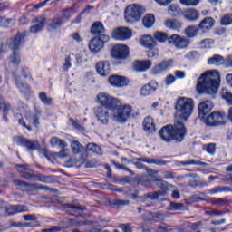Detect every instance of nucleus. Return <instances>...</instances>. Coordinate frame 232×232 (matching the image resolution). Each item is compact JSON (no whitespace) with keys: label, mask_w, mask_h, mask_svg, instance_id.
<instances>
[{"label":"nucleus","mask_w":232,"mask_h":232,"mask_svg":"<svg viewBox=\"0 0 232 232\" xmlns=\"http://www.w3.org/2000/svg\"><path fill=\"white\" fill-rule=\"evenodd\" d=\"M175 121L176 122H180L179 121H187L193 115L195 111V101L188 97L179 96L175 102Z\"/></svg>","instance_id":"nucleus-3"},{"label":"nucleus","mask_w":232,"mask_h":232,"mask_svg":"<svg viewBox=\"0 0 232 232\" xmlns=\"http://www.w3.org/2000/svg\"><path fill=\"white\" fill-rule=\"evenodd\" d=\"M91 32L98 37H103L104 39H108V36L103 34L104 25L101 22H95L91 27Z\"/></svg>","instance_id":"nucleus-27"},{"label":"nucleus","mask_w":232,"mask_h":232,"mask_svg":"<svg viewBox=\"0 0 232 232\" xmlns=\"http://www.w3.org/2000/svg\"><path fill=\"white\" fill-rule=\"evenodd\" d=\"M51 145L53 148H55V146H59L61 150H64L65 148H68V143L64 141V140L59 139L57 137H53L51 140Z\"/></svg>","instance_id":"nucleus-35"},{"label":"nucleus","mask_w":232,"mask_h":232,"mask_svg":"<svg viewBox=\"0 0 232 232\" xmlns=\"http://www.w3.org/2000/svg\"><path fill=\"white\" fill-rule=\"evenodd\" d=\"M73 16V9H66L63 12V18L64 19H70V17Z\"/></svg>","instance_id":"nucleus-62"},{"label":"nucleus","mask_w":232,"mask_h":232,"mask_svg":"<svg viewBox=\"0 0 232 232\" xmlns=\"http://www.w3.org/2000/svg\"><path fill=\"white\" fill-rule=\"evenodd\" d=\"M48 22V19L44 15H40L33 19V23H37L36 24L31 26L30 32L32 34H37L44 28V24Z\"/></svg>","instance_id":"nucleus-17"},{"label":"nucleus","mask_w":232,"mask_h":232,"mask_svg":"<svg viewBox=\"0 0 232 232\" xmlns=\"http://www.w3.org/2000/svg\"><path fill=\"white\" fill-rule=\"evenodd\" d=\"M166 28L169 30H180L182 28V22L175 18H169L164 21Z\"/></svg>","instance_id":"nucleus-29"},{"label":"nucleus","mask_w":232,"mask_h":232,"mask_svg":"<svg viewBox=\"0 0 232 232\" xmlns=\"http://www.w3.org/2000/svg\"><path fill=\"white\" fill-rule=\"evenodd\" d=\"M71 150L73 155L67 160L65 166L67 168H72V166H75V164H84L88 159V154L84 146H82L81 142L73 140L71 142Z\"/></svg>","instance_id":"nucleus-4"},{"label":"nucleus","mask_w":232,"mask_h":232,"mask_svg":"<svg viewBox=\"0 0 232 232\" xmlns=\"http://www.w3.org/2000/svg\"><path fill=\"white\" fill-rule=\"evenodd\" d=\"M143 130L147 133H155L157 131V128L155 125V120H153V117L147 116L143 121Z\"/></svg>","instance_id":"nucleus-23"},{"label":"nucleus","mask_w":232,"mask_h":232,"mask_svg":"<svg viewBox=\"0 0 232 232\" xmlns=\"http://www.w3.org/2000/svg\"><path fill=\"white\" fill-rule=\"evenodd\" d=\"M224 63H226V60L219 54H215L208 60V64H211L213 66H220L224 64Z\"/></svg>","instance_id":"nucleus-32"},{"label":"nucleus","mask_w":232,"mask_h":232,"mask_svg":"<svg viewBox=\"0 0 232 232\" xmlns=\"http://www.w3.org/2000/svg\"><path fill=\"white\" fill-rule=\"evenodd\" d=\"M118 102L119 99L106 92H100L96 96V102L100 104V108H105V110H111Z\"/></svg>","instance_id":"nucleus-9"},{"label":"nucleus","mask_w":232,"mask_h":232,"mask_svg":"<svg viewBox=\"0 0 232 232\" xmlns=\"http://www.w3.org/2000/svg\"><path fill=\"white\" fill-rule=\"evenodd\" d=\"M160 137L164 142H182L186 137V127L182 121H176L174 125H168L160 130Z\"/></svg>","instance_id":"nucleus-2"},{"label":"nucleus","mask_w":232,"mask_h":232,"mask_svg":"<svg viewBox=\"0 0 232 232\" xmlns=\"http://www.w3.org/2000/svg\"><path fill=\"white\" fill-rule=\"evenodd\" d=\"M155 183L156 186H158V188L165 189L166 191H169V189H172L173 188V185L168 183L167 181L162 180V179H156Z\"/></svg>","instance_id":"nucleus-37"},{"label":"nucleus","mask_w":232,"mask_h":232,"mask_svg":"<svg viewBox=\"0 0 232 232\" xmlns=\"http://www.w3.org/2000/svg\"><path fill=\"white\" fill-rule=\"evenodd\" d=\"M137 160H139L140 162H146L147 164H156L157 166H164V164H166V162L162 160H153L146 157L138 158Z\"/></svg>","instance_id":"nucleus-39"},{"label":"nucleus","mask_w":232,"mask_h":232,"mask_svg":"<svg viewBox=\"0 0 232 232\" xmlns=\"http://www.w3.org/2000/svg\"><path fill=\"white\" fill-rule=\"evenodd\" d=\"M86 151H92V153H96L97 155L102 154V150L101 147L95 143H89L86 147Z\"/></svg>","instance_id":"nucleus-40"},{"label":"nucleus","mask_w":232,"mask_h":232,"mask_svg":"<svg viewBox=\"0 0 232 232\" xmlns=\"http://www.w3.org/2000/svg\"><path fill=\"white\" fill-rule=\"evenodd\" d=\"M96 71L102 77H106L110 75L111 68L110 63L106 61H101L96 64Z\"/></svg>","instance_id":"nucleus-24"},{"label":"nucleus","mask_w":232,"mask_h":232,"mask_svg":"<svg viewBox=\"0 0 232 232\" xmlns=\"http://www.w3.org/2000/svg\"><path fill=\"white\" fill-rule=\"evenodd\" d=\"M0 110H3L4 121H8L6 115L8 114V111H10L11 110L10 104L5 102L4 101H0Z\"/></svg>","instance_id":"nucleus-43"},{"label":"nucleus","mask_w":232,"mask_h":232,"mask_svg":"<svg viewBox=\"0 0 232 232\" xmlns=\"http://www.w3.org/2000/svg\"><path fill=\"white\" fill-rule=\"evenodd\" d=\"M152 64L151 60H138L133 63V68L136 72H148Z\"/></svg>","instance_id":"nucleus-21"},{"label":"nucleus","mask_w":232,"mask_h":232,"mask_svg":"<svg viewBox=\"0 0 232 232\" xmlns=\"http://www.w3.org/2000/svg\"><path fill=\"white\" fill-rule=\"evenodd\" d=\"M215 41L211 39H205L199 43L200 48H211V44H214Z\"/></svg>","instance_id":"nucleus-55"},{"label":"nucleus","mask_w":232,"mask_h":232,"mask_svg":"<svg viewBox=\"0 0 232 232\" xmlns=\"http://www.w3.org/2000/svg\"><path fill=\"white\" fill-rule=\"evenodd\" d=\"M201 121H204L207 126H218L217 121H215V118L213 116V113H211L208 117L205 116V119H201Z\"/></svg>","instance_id":"nucleus-49"},{"label":"nucleus","mask_w":232,"mask_h":232,"mask_svg":"<svg viewBox=\"0 0 232 232\" xmlns=\"http://www.w3.org/2000/svg\"><path fill=\"white\" fill-rule=\"evenodd\" d=\"M226 191H227V188L222 187V186H218V187H215V188L209 189L208 193L210 195H217V193H224Z\"/></svg>","instance_id":"nucleus-51"},{"label":"nucleus","mask_w":232,"mask_h":232,"mask_svg":"<svg viewBox=\"0 0 232 232\" xmlns=\"http://www.w3.org/2000/svg\"><path fill=\"white\" fill-rule=\"evenodd\" d=\"M68 155H70V150L68 149V147H66L65 149H61V151L59 152L48 153L47 151H45V156L49 160L50 159H66Z\"/></svg>","instance_id":"nucleus-26"},{"label":"nucleus","mask_w":232,"mask_h":232,"mask_svg":"<svg viewBox=\"0 0 232 232\" xmlns=\"http://www.w3.org/2000/svg\"><path fill=\"white\" fill-rule=\"evenodd\" d=\"M169 44H173V46H175V48L178 50H182L189 46V39L181 37L179 34H173L169 37Z\"/></svg>","instance_id":"nucleus-14"},{"label":"nucleus","mask_w":232,"mask_h":232,"mask_svg":"<svg viewBox=\"0 0 232 232\" xmlns=\"http://www.w3.org/2000/svg\"><path fill=\"white\" fill-rule=\"evenodd\" d=\"M179 3L183 6L195 7L200 5V0H179Z\"/></svg>","instance_id":"nucleus-47"},{"label":"nucleus","mask_w":232,"mask_h":232,"mask_svg":"<svg viewBox=\"0 0 232 232\" xmlns=\"http://www.w3.org/2000/svg\"><path fill=\"white\" fill-rule=\"evenodd\" d=\"M182 15L187 21H198L200 19V13L195 8L183 11Z\"/></svg>","instance_id":"nucleus-25"},{"label":"nucleus","mask_w":232,"mask_h":232,"mask_svg":"<svg viewBox=\"0 0 232 232\" xmlns=\"http://www.w3.org/2000/svg\"><path fill=\"white\" fill-rule=\"evenodd\" d=\"M213 102L204 101L198 104V117L199 119H206V115L213 110Z\"/></svg>","instance_id":"nucleus-16"},{"label":"nucleus","mask_w":232,"mask_h":232,"mask_svg":"<svg viewBox=\"0 0 232 232\" xmlns=\"http://www.w3.org/2000/svg\"><path fill=\"white\" fill-rule=\"evenodd\" d=\"M157 90H159V82L155 80H152L149 83L141 87L140 96L148 97L150 95H152L154 92H157Z\"/></svg>","instance_id":"nucleus-15"},{"label":"nucleus","mask_w":232,"mask_h":232,"mask_svg":"<svg viewBox=\"0 0 232 232\" xmlns=\"http://www.w3.org/2000/svg\"><path fill=\"white\" fill-rule=\"evenodd\" d=\"M26 119L34 126H39V114L27 113Z\"/></svg>","instance_id":"nucleus-44"},{"label":"nucleus","mask_w":232,"mask_h":232,"mask_svg":"<svg viewBox=\"0 0 232 232\" xmlns=\"http://www.w3.org/2000/svg\"><path fill=\"white\" fill-rule=\"evenodd\" d=\"M212 116L214 117V121H216V125L222 126L224 124V113L216 111L212 112Z\"/></svg>","instance_id":"nucleus-45"},{"label":"nucleus","mask_w":232,"mask_h":232,"mask_svg":"<svg viewBox=\"0 0 232 232\" xmlns=\"http://www.w3.org/2000/svg\"><path fill=\"white\" fill-rule=\"evenodd\" d=\"M155 222H162L164 220V214L160 212L154 213Z\"/></svg>","instance_id":"nucleus-63"},{"label":"nucleus","mask_w":232,"mask_h":232,"mask_svg":"<svg viewBox=\"0 0 232 232\" xmlns=\"http://www.w3.org/2000/svg\"><path fill=\"white\" fill-rule=\"evenodd\" d=\"M21 75H24L25 79L32 81V76L28 72V68L22 67L17 72H14V80L15 86L20 90V92H22V93H30V86L23 83V81H21Z\"/></svg>","instance_id":"nucleus-7"},{"label":"nucleus","mask_w":232,"mask_h":232,"mask_svg":"<svg viewBox=\"0 0 232 232\" xmlns=\"http://www.w3.org/2000/svg\"><path fill=\"white\" fill-rule=\"evenodd\" d=\"M111 204L112 206H130V200L114 199Z\"/></svg>","instance_id":"nucleus-56"},{"label":"nucleus","mask_w":232,"mask_h":232,"mask_svg":"<svg viewBox=\"0 0 232 232\" xmlns=\"http://www.w3.org/2000/svg\"><path fill=\"white\" fill-rule=\"evenodd\" d=\"M135 166L138 169H142V168H145V169L150 177H153L154 179H157V177L159 176V172L157 170L148 169V167H145L144 164H142L141 162H139V161L136 162Z\"/></svg>","instance_id":"nucleus-36"},{"label":"nucleus","mask_w":232,"mask_h":232,"mask_svg":"<svg viewBox=\"0 0 232 232\" xmlns=\"http://www.w3.org/2000/svg\"><path fill=\"white\" fill-rule=\"evenodd\" d=\"M220 24L222 26H231L232 14H226L220 18Z\"/></svg>","instance_id":"nucleus-41"},{"label":"nucleus","mask_w":232,"mask_h":232,"mask_svg":"<svg viewBox=\"0 0 232 232\" xmlns=\"http://www.w3.org/2000/svg\"><path fill=\"white\" fill-rule=\"evenodd\" d=\"M130 55V49L126 45L117 44L111 49V57L114 59L124 60Z\"/></svg>","instance_id":"nucleus-13"},{"label":"nucleus","mask_w":232,"mask_h":232,"mask_svg":"<svg viewBox=\"0 0 232 232\" xmlns=\"http://www.w3.org/2000/svg\"><path fill=\"white\" fill-rule=\"evenodd\" d=\"M169 211H182L184 209L183 203L171 202L168 207Z\"/></svg>","instance_id":"nucleus-48"},{"label":"nucleus","mask_w":232,"mask_h":232,"mask_svg":"<svg viewBox=\"0 0 232 232\" xmlns=\"http://www.w3.org/2000/svg\"><path fill=\"white\" fill-rule=\"evenodd\" d=\"M24 220H25V222H35L37 220V218H35V216L32 214L24 215Z\"/></svg>","instance_id":"nucleus-61"},{"label":"nucleus","mask_w":232,"mask_h":232,"mask_svg":"<svg viewBox=\"0 0 232 232\" xmlns=\"http://www.w3.org/2000/svg\"><path fill=\"white\" fill-rule=\"evenodd\" d=\"M94 113L101 124H108L110 121V113L108 112L107 109H104V107H98L95 109Z\"/></svg>","instance_id":"nucleus-20"},{"label":"nucleus","mask_w":232,"mask_h":232,"mask_svg":"<svg viewBox=\"0 0 232 232\" xmlns=\"http://www.w3.org/2000/svg\"><path fill=\"white\" fill-rule=\"evenodd\" d=\"M0 26H3L4 28L12 26V19L0 18Z\"/></svg>","instance_id":"nucleus-58"},{"label":"nucleus","mask_w":232,"mask_h":232,"mask_svg":"<svg viewBox=\"0 0 232 232\" xmlns=\"http://www.w3.org/2000/svg\"><path fill=\"white\" fill-rule=\"evenodd\" d=\"M220 86V72L217 70L206 71L198 80V93L215 95Z\"/></svg>","instance_id":"nucleus-1"},{"label":"nucleus","mask_w":232,"mask_h":232,"mask_svg":"<svg viewBox=\"0 0 232 232\" xmlns=\"http://www.w3.org/2000/svg\"><path fill=\"white\" fill-rule=\"evenodd\" d=\"M109 84L116 88H122L128 85V80L122 76L111 75L109 77Z\"/></svg>","instance_id":"nucleus-22"},{"label":"nucleus","mask_w":232,"mask_h":232,"mask_svg":"<svg viewBox=\"0 0 232 232\" xmlns=\"http://www.w3.org/2000/svg\"><path fill=\"white\" fill-rule=\"evenodd\" d=\"M168 12L170 14V15H179L180 14V7L175 4H172L168 7Z\"/></svg>","instance_id":"nucleus-50"},{"label":"nucleus","mask_w":232,"mask_h":232,"mask_svg":"<svg viewBox=\"0 0 232 232\" xmlns=\"http://www.w3.org/2000/svg\"><path fill=\"white\" fill-rule=\"evenodd\" d=\"M111 35L115 41H128V39H131L133 33L128 27H117L112 31Z\"/></svg>","instance_id":"nucleus-12"},{"label":"nucleus","mask_w":232,"mask_h":232,"mask_svg":"<svg viewBox=\"0 0 232 232\" xmlns=\"http://www.w3.org/2000/svg\"><path fill=\"white\" fill-rule=\"evenodd\" d=\"M213 26H215V18L209 16L201 20L199 24V28L200 30H203V32H208V30H211Z\"/></svg>","instance_id":"nucleus-30"},{"label":"nucleus","mask_w":232,"mask_h":232,"mask_svg":"<svg viewBox=\"0 0 232 232\" xmlns=\"http://www.w3.org/2000/svg\"><path fill=\"white\" fill-rule=\"evenodd\" d=\"M39 99L44 104H45V106H52V103L53 102L52 97L48 96V94L45 92H41L39 94Z\"/></svg>","instance_id":"nucleus-42"},{"label":"nucleus","mask_w":232,"mask_h":232,"mask_svg":"<svg viewBox=\"0 0 232 232\" xmlns=\"http://www.w3.org/2000/svg\"><path fill=\"white\" fill-rule=\"evenodd\" d=\"M63 24H64V21H63V18L56 17L48 24V26L50 30H59V27L63 26Z\"/></svg>","instance_id":"nucleus-34"},{"label":"nucleus","mask_w":232,"mask_h":232,"mask_svg":"<svg viewBox=\"0 0 232 232\" xmlns=\"http://www.w3.org/2000/svg\"><path fill=\"white\" fill-rule=\"evenodd\" d=\"M26 211H28V207L26 205H9V211L7 215L26 213Z\"/></svg>","instance_id":"nucleus-31"},{"label":"nucleus","mask_w":232,"mask_h":232,"mask_svg":"<svg viewBox=\"0 0 232 232\" xmlns=\"http://www.w3.org/2000/svg\"><path fill=\"white\" fill-rule=\"evenodd\" d=\"M13 142L14 144H16V146H24V148H26L30 153H32V151H35V150L39 148L38 141L30 140L21 136H14L13 138Z\"/></svg>","instance_id":"nucleus-11"},{"label":"nucleus","mask_w":232,"mask_h":232,"mask_svg":"<svg viewBox=\"0 0 232 232\" xmlns=\"http://www.w3.org/2000/svg\"><path fill=\"white\" fill-rule=\"evenodd\" d=\"M160 6H168L173 0H154Z\"/></svg>","instance_id":"nucleus-64"},{"label":"nucleus","mask_w":232,"mask_h":232,"mask_svg":"<svg viewBox=\"0 0 232 232\" xmlns=\"http://www.w3.org/2000/svg\"><path fill=\"white\" fill-rule=\"evenodd\" d=\"M142 24L145 28H152L153 24H155V16L148 14L143 17Z\"/></svg>","instance_id":"nucleus-33"},{"label":"nucleus","mask_w":232,"mask_h":232,"mask_svg":"<svg viewBox=\"0 0 232 232\" xmlns=\"http://www.w3.org/2000/svg\"><path fill=\"white\" fill-rule=\"evenodd\" d=\"M203 148L206 150L207 153H209V155H215V151L217 150L215 143L204 145Z\"/></svg>","instance_id":"nucleus-53"},{"label":"nucleus","mask_w":232,"mask_h":232,"mask_svg":"<svg viewBox=\"0 0 232 232\" xmlns=\"http://www.w3.org/2000/svg\"><path fill=\"white\" fill-rule=\"evenodd\" d=\"M111 119L114 122H118V124H124L128 122L130 117H131V113L133 111V108L130 104H122L121 101H119L111 109Z\"/></svg>","instance_id":"nucleus-5"},{"label":"nucleus","mask_w":232,"mask_h":232,"mask_svg":"<svg viewBox=\"0 0 232 232\" xmlns=\"http://www.w3.org/2000/svg\"><path fill=\"white\" fill-rule=\"evenodd\" d=\"M221 97L228 106H232V93L227 89H222Z\"/></svg>","instance_id":"nucleus-38"},{"label":"nucleus","mask_w":232,"mask_h":232,"mask_svg":"<svg viewBox=\"0 0 232 232\" xmlns=\"http://www.w3.org/2000/svg\"><path fill=\"white\" fill-rule=\"evenodd\" d=\"M104 37L96 36L91 40L89 43V49L92 53H97V52H101L104 46V41H102Z\"/></svg>","instance_id":"nucleus-18"},{"label":"nucleus","mask_w":232,"mask_h":232,"mask_svg":"<svg viewBox=\"0 0 232 232\" xmlns=\"http://www.w3.org/2000/svg\"><path fill=\"white\" fill-rule=\"evenodd\" d=\"M173 66V60H165L162 61L160 63L155 65L151 69L152 75H159V73H162V72H166L168 68H171Z\"/></svg>","instance_id":"nucleus-19"},{"label":"nucleus","mask_w":232,"mask_h":232,"mask_svg":"<svg viewBox=\"0 0 232 232\" xmlns=\"http://www.w3.org/2000/svg\"><path fill=\"white\" fill-rule=\"evenodd\" d=\"M72 68V58L70 56H67L65 58V63H63V70L67 72V70H70Z\"/></svg>","instance_id":"nucleus-59"},{"label":"nucleus","mask_w":232,"mask_h":232,"mask_svg":"<svg viewBox=\"0 0 232 232\" xmlns=\"http://www.w3.org/2000/svg\"><path fill=\"white\" fill-rule=\"evenodd\" d=\"M155 41H159V43H166L168 41V34L164 32H156L154 33Z\"/></svg>","instance_id":"nucleus-46"},{"label":"nucleus","mask_w":232,"mask_h":232,"mask_svg":"<svg viewBox=\"0 0 232 232\" xmlns=\"http://www.w3.org/2000/svg\"><path fill=\"white\" fill-rule=\"evenodd\" d=\"M0 209L4 210L8 215V211H10V204H7L6 202L0 200Z\"/></svg>","instance_id":"nucleus-60"},{"label":"nucleus","mask_w":232,"mask_h":232,"mask_svg":"<svg viewBox=\"0 0 232 232\" xmlns=\"http://www.w3.org/2000/svg\"><path fill=\"white\" fill-rule=\"evenodd\" d=\"M182 164H183V166H188L189 164H192L194 166H206L205 162H202L198 160H191L188 161H184V162H182Z\"/></svg>","instance_id":"nucleus-54"},{"label":"nucleus","mask_w":232,"mask_h":232,"mask_svg":"<svg viewBox=\"0 0 232 232\" xmlns=\"http://www.w3.org/2000/svg\"><path fill=\"white\" fill-rule=\"evenodd\" d=\"M24 43V34L18 33L14 38L9 43V48L14 50L13 54L9 57V62L15 66L21 63V55L19 54V48H21V44Z\"/></svg>","instance_id":"nucleus-6"},{"label":"nucleus","mask_w":232,"mask_h":232,"mask_svg":"<svg viewBox=\"0 0 232 232\" xmlns=\"http://www.w3.org/2000/svg\"><path fill=\"white\" fill-rule=\"evenodd\" d=\"M140 44L147 49L155 48V46H157V41H155V38L151 35H143L140 39Z\"/></svg>","instance_id":"nucleus-28"},{"label":"nucleus","mask_w":232,"mask_h":232,"mask_svg":"<svg viewBox=\"0 0 232 232\" xmlns=\"http://www.w3.org/2000/svg\"><path fill=\"white\" fill-rule=\"evenodd\" d=\"M187 37H195L197 35V26H189L185 30Z\"/></svg>","instance_id":"nucleus-52"},{"label":"nucleus","mask_w":232,"mask_h":232,"mask_svg":"<svg viewBox=\"0 0 232 232\" xmlns=\"http://www.w3.org/2000/svg\"><path fill=\"white\" fill-rule=\"evenodd\" d=\"M149 51L147 52L149 58L156 57V55H159V49L155 47H149Z\"/></svg>","instance_id":"nucleus-57"},{"label":"nucleus","mask_w":232,"mask_h":232,"mask_svg":"<svg viewBox=\"0 0 232 232\" xmlns=\"http://www.w3.org/2000/svg\"><path fill=\"white\" fill-rule=\"evenodd\" d=\"M140 15H142V7L137 5H129L125 10V21L126 23H135V21H140Z\"/></svg>","instance_id":"nucleus-10"},{"label":"nucleus","mask_w":232,"mask_h":232,"mask_svg":"<svg viewBox=\"0 0 232 232\" xmlns=\"http://www.w3.org/2000/svg\"><path fill=\"white\" fill-rule=\"evenodd\" d=\"M15 168L24 179L34 181L38 180L39 182H48V177L41 174H34L30 168L24 165H16Z\"/></svg>","instance_id":"nucleus-8"}]
</instances>
